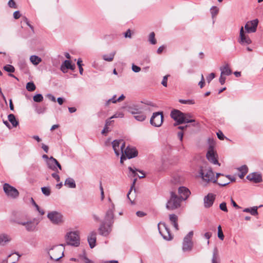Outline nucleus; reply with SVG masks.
<instances>
[{
  "instance_id": "nucleus-10",
  "label": "nucleus",
  "mask_w": 263,
  "mask_h": 263,
  "mask_svg": "<svg viewBox=\"0 0 263 263\" xmlns=\"http://www.w3.org/2000/svg\"><path fill=\"white\" fill-rule=\"evenodd\" d=\"M47 217L54 224H60L63 222L62 215L57 211L49 212Z\"/></svg>"
},
{
  "instance_id": "nucleus-38",
  "label": "nucleus",
  "mask_w": 263,
  "mask_h": 263,
  "mask_svg": "<svg viewBox=\"0 0 263 263\" xmlns=\"http://www.w3.org/2000/svg\"><path fill=\"white\" fill-rule=\"evenodd\" d=\"M192 116L190 114L184 113V123H192L195 122L194 119H192Z\"/></svg>"
},
{
  "instance_id": "nucleus-9",
  "label": "nucleus",
  "mask_w": 263,
  "mask_h": 263,
  "mask_svg": "<svg viewBox=\"0 0 263 263\" xmlns=\"http://www.w3.org/2000/svg\"><path fill=\"white\" fill-rule=\"evenodd\" d=\"M163 120V115L162 112H154L151 119L150 123L155 127H160L161 126Z\"/></svg>"
},
{
  "instance_id": "nucleus-52",
  "label": "nucleus",
  "mask_w": 263,
  "mask_h": 263,
  "mask_svg": "<svg viewBox=\"0 0 263 263\" xmlns=\"http://www.w3.org/2000/svg\"><path fill=\"white\" fill-rule=\"evenodd\" d=\"M80 257L81 258L82 260H83L84 261V262L85 263H93L92 261L90 260L89 259H88L86 256V255H85V254L82 255L80 256Z\"/></svg>"
},
{
  "instance_id": "nucleus-2",
  "label": "nucleus",
  "mask_w": 263,
  "mask_h": 263,
  "mask_svg": "<svg viewBox=\"0 0 263 263\" xmlns=\"http://www.w3.org/2000/svg\"><path fill=\"white\" fill-rule=\"evenodd\" d=\"M64 245L53 246L48 251V254L51 259L58 261L64 256Z\"/></svg>"
},
{
  "instance_id": "nucleus-45",
  "label": "nucleus",
  "mask_w": 263,
  "mask_h": 263,
  "mask_svg": "<svg viewBox=\"0 0 263 263\" xmlns=\"http://www.w3.org/2000/svg\"><path fill=\"white\" fill-rule=\"evenodd\" d=\"M137 178H135V179H134L133 182V183H132V186H131V187H130V190H129V192H128V194H127V198H128V199L131 201V202H132V203H133V201H132L131 199H130V197H129V194H130V193H131V192H132V190H133V189L135 190V183H136V181H137Z\"/></svg>"
},
{
  "instance_id": "nucleus-16",
  "label": "nucleus",
  "mask_w": 263,
  "mask_h": 263,
  "mask_svg": "<svg viewBox=\"0 0 263 263\" xmlns=\"http://www.w3.org/2000/svg\"><path fill=\"white\" fill-rule=\"evenodd\" d=\"M215 200V195L212 193H209L204 196L203 199L204 206L205 208L211 207Z\"/></svg>"
},
{
  "instance_id": "nucleus-26",
  "label": "nucleus",
  "mask_w": 263,
  "mask_h": 263,
  "mask_svg": "<svg viewBox=\"0 0 263 263\" xmlns=\"http://www.w3.org/2000/svg\"><path fill=\"white\" fill-rule=\"evenodd\" d=\"M169 219L176 230H179L178 224V216L174 214L169 215Z\"/></svg>"
},
{
  "instance_id": "nucleus-18",
  "label": "nucleus",
  "mask_w": 263,
  "mask_h": 263,
  "mask_svg": "<svg viewBox=\"0 0 263 263\" xmlns=\"http://www.w3.org/2000/svg\"><path fill=\"white\" fill-rule=\"evenodd\" d=\"M247 179L254 183H259L262 180L261 174L256 172L249 174Z\"/></svg>"
},
{
  "instance_id": "nucleus-62",
  "label": "nucleus",
  "mask_w": 263,
  "mask_h": 263,
  "mask_svg": "<svg viewBox=\"0 0 263 263\" xmlns=\"http://www.w3.org/2000/svg\"><path fill=\"white\" fill-rule=\"evenodd\" d=\"M20 16L21 14L19 11H16L13 13V17L15 19H18Z\"/></svg>"
},
{
  "instance_id": "nucleus-11",
  "label": "nucleus",
  "mask_w": 263,
  "mask_h": 263,
  "mask_svg": "<svg viewBox=\"0 0 263 263\" xmlns=\"http://www.w3.org/2000/svg\"><path fill=\"white\" fill-rule=\"evenodd\" d=\"M171 117L173 118L176 123L174 124L175 126L180 125L184 123V113L177 109H174L171 112Z\"/></svg>"
},
{
  "instance_id": "nucleus-22",
  "label": "nucleus",
  "mask_w": 263,
  "mask_h": 263,
  "mask_svg": "<svg viewBox=\"0 0 263 263\" xmlns=\"http://www.w3.org/2000/svg\"><path fill=\"white\" fill-rule=\"evenodd\" d=\"M240 43L241 44H250L251 43V40L249 38V37L246 35L244 31H243V27H241L240 30Z\"/></svg>"
},
{
  "instance_id": "nucleus-36",
  "label": "nucleus",
  "mask_w": 263,
  "mask_h": 263,
  "mask_svg": "<svg viewBox=\"0 0 263 263\" xmlns=\"http://www.w3.org/2000/svg\"><path fill=\"white\" fill-rule=\"evenodd\" d=\"M10 240L9 236L6 234H2L0 235V245H4Z\"/></svg>"
},
{
  "instance_id": "nucleus-31",
  "label": "nucleus",
  "mask_w": 263,
  "mask_h": 263,
  "mask_svg": "<svg viewBox=\"0 0 263 263\" xmlns=\"http://www.w3.org/2000/svg\"><path fill=\"white\" fill-rule=\"evenodd\" d=\"M238 170L241 172V173L238 175V176L240 178L242 179L248 173V168L246 165H244L240 167Z\"/></svg>"
},
{
  "instance_id": "nucleus-59",
  "label": "nucleus",
  "mask_w": 263,
  "mask_h": 263,
  "mask_svg": "<svg viewBox=\"0 0 263 263\" xmlns=\"http://www.w3.org/2000/svg\"><path fill=\"white\" fill-rule=\"evenodd\" d=\"M204 84H205L204 79L203 76L202 74H201V79L200 81L199 82L198 85L200 86V87L201 88H202L203 87Z\"/></svg>"
},
{
  "instance_id": "nucleus-42",
  "label": "nucleus",
  "mask_w": 263,
  "mask_h": 263,
  "mask_svg": "<svg viewBox=\"0 0 263 263\" xmlns=\"http://www.w3.org/2000/svg\"><path fill=\"white\" fill-rule=\"evenodd\" d=\"M219 11V9L216 6H212L211 8V13L212 15V17L213 18L215 17L218 14Z\"/></svg>"
},
{
  "instance_id": "nucleus-17",
  "label": "nucleus",
  "mask_w": 263,
  "mask_h": 263,
  "mask_svg": "<svg viewBox=\"0 0 263 263\" xmlns=\"http://www.w3.org/2000/svg\"><path fill=\"white\" fill-rule=\"evenodd\" d=\"M114 205H112V208L107 210L105 215L104 222L109 227H110L114 223Z\"/></svg>"
},
{
  "instance_id": "nucleus-30",
  "label": "nucleus",
  "mask_w": 263,
  "mask_h": 263,
  "mask_svg": "<svg viewBox=\"0 0 263 263\" xmlns=\"http://www.w3.org/2000/svg\"><path fill=\"white\" fill-rule=\"evenodd\" d=\"M8 119L13 127H16L18 125V121L16 119L15 117L13 114L9 115Z\"/></svg>"
},
{
  "instance_id": "nucleus-46",
  "label": "nucleus",
  "mask_w": 263,
  "mask_h": 263,
  "mask_svg": "<svg viewBox=\"0 0 263 263\" xmlns=\"http://www.w3.org/2000/svg\"><path fill=\"white\" fill-rule=\"evenodd\" d=\"M4 69L7 72H14L15 71L14 67L11 65H7L4 67Z\"/></svg>"
},
{
  "instance_id": "nucleus-41",
  "label": "nucleus",
  "mask_w": 263,
  "mask_h": 263,
  "mask_svg": "<svg viewBox=\"0 0 263 263\" xmlns=\"http://www.w3.org/2000/svg\"><path fill=\"white\" fill-rule=\"evenodd\" d=\"M155 34L154 32H151L149 35L148 41L152 45H155L157 43L156 40L155 38Z\"/></svg>"
},
{
  "instance_id": "nucleus-51",
  "label": "nucleus",
  "mask_w": 263,
  "mask_h": 263,
  "mask_svg": "<svg viewBox=\"0 0 263 263\" xmlns=\"http://www.w3.org/2000/svg\"><path fill=\"white\" fill-rule=\"evenodd\" d=\"M219 208H220V209L221 211H222L223 212H228V209H227V204L224 202H222L220 204Z\"/></svg>"
},
{
  "instance_id": "nucleus-1",
  "label": "nucleus",
  "mask_w": 263,
  "mask_h": 263,
  "mask_svg": "<svg viewBox=\"0 0 263 263\" xmlns=\"http://www.w3.org/2000/svg\"><path fill=\"white\" fill-rule=\"evenodd\" d=\"M112 146L114 152L117 156H119L120 153L122 154L120 163H123L124 160H126V157L123 155V150L125 147V142L123 140H115L112 142Z\"/></svg>"
},
{
  "instance_id": "nucleus-13",
  "label": "nucleus",
  "mask_w": 263,
  "mask_h": 263,
  "mask_svg": "<svg viewBox=\"0 0 263 263\" xmlns=\"http://www.w3.org/2000/svg\"><path fill=\"white\" fill-rule=\"evenodd\" d=\"M126 110L132 114V115H137V113H140L144 107L139 104H132L128 105L124 107Z\"/></svg>"
},
{
  "instance_id": "nucleus-29",
  "label": "nucleus",
  "mask_w": 263,
  "mask_h": 263,
  "mask_svg": "<svg viewBox=\"0 0 263 263\" xmlns=\"http://www.w3.org/2000/svg\"><path fill=\"white\" fill-rule=\"evenodd\" d=\"M64 184L69 188H75L76 187L75 181L73 178L70 177L66 179Z\"/></svg>"
},
{
  "instance_id": "nucleus-39",
  "label": "nucleus",
  "mask_w": 263,
  "mask_h": 263,
  "mask_svg": "<svg viewBox=\"0 0 263 263\" xmlns=\"http://www.w3.org/2000/svg\"><path fill=\"white\" fill-rule=\"evenodd\" d=\"M36 88L35 84L32 82H30L27 83L26 84V89L29 91H34Z\"/></svg>"
},
{
  "instance_id": "nucleus-25",
  "label": "nucleus",
  "mask_w": 263,
  "mask_h": 263,
  "mask_svg": "<svg viewBox=\"0 0 263 263\" xmlns=\"http://www.w3.org/2000/svg\"><path fill=\"white\" fill-rule=\"evenodd\" d=\"M58 163V161L53 157L51 156L48 160H47V164L48 167L54 171H57V168L55 166V163Z\"/></svg>"
},
{
  "instance_id": "nucleus-61",
  "label": "nucleus",
  "mask_w": 263,
  "mask_h": 263,
  "mask_svg": "<svg viewBox=\"0 0 263 263\" xmlns=\"http://www.w3.org/2000/svg\"><path fill=\"white\" fill-rule=\"evenodd\" d=\"M223 76H222L221 74L220 77L219 79V82L221 85H223L226 81V77H224Z\"/></svg>"
},
{
  "instance_id": "nucleus-48",
  "label": "nucleus",
  "mask_w": 263,
  "mask_h": 263,
  "mask_svg": "<svg viewBox=\"0 0 263 263\" xmlns=\"http://www.w3.org/2000/svg\"><path fill=\"white\" fill-rule=\"evenodd\" d=\"M179 102L181 104H194L195 103V102L193 100H183V99H180L179 100Z\"/></svg>"
},
{
  "instance_id": "nucleus-6",
  "label": "nucleus",
  "mask_w": 263,
  "mask_h": 263,
  "mask_svg": "<svg viewBox=\"0 0 263 263\" xmlns=\"http://www.w3.org/2000/svg\"><path fill=\"white\" fill-rule=\"evenodd\" d=\"M200 174L203 180L209 182L212 181L213 183H216L217 180L214 178V174L211 168H206L201 167Z\"/></svg>"
},
{
  "instance_id": "nucleus-32",
  "label": "nucleus",
  "mask_w": 263,
  "mask_h": 263,
  "mask_svg": "<svg viewBox=\"0 0 263 263\" xmlns=\"http://www.w3.org/2000/svg\"><path fill=\"white\" fill-rule=\"evenodd\" d=\"M257 209V206H253L251 208H246L243 210V212L250 213L251 215L255 216L258 215Z\"/></svg>"
},
{
  "instance_id": "nucleus-37",
  "label": "nucleus",
  "mask_w": 263,
  "mask_h": 263,
  "mask_svg": "<svg viewBox=\"0 0 263 263\" xmlns=\"http://www.w3.org/2000/svg\"><path fill=\"white\" fill-rule=\"evenodd\" d=\"M115 54L116 52H114L110 53L109 55L106 54L103 55L102 57L103 59L107 62H111L113 60Z\"/></svg>"
},
{
  "instance_id": "nucleus-23",
  "label": "nucleus",
  "mask_w": 263,
  "mask_h": 263,
  "mask_svg": "<svg viewBox=\"0 0 263 263\" xmlns=\"http://www.w3.org/2000/svg\"><path fill=\"white\" fill-rule=\"evenodd\" d=\"M97 233L92 231L87 238V240L90 248H93L96 246Z\"/></svg>"
},
{
  "instance_id": "nucleus-50",
  "label": "nucleus",
  "mask_w": 263,
  "mask_h": 263,
  "mask_svg": "<svg viewBox=\"0 0 263 263\" xmlns=\"http://www.w3.org/2000/svg\"><path fill=\"white\" fill-rule=\"evenodd\" d=\"M18 65L21 69L26 70L27 68V64L24 61H20L18 63Z\"/></svg>"
},
{
  "instance_id": "nucleus-20",
  "label": "nucleus",
  "mask_w": 263,
  "mask_h": 263,
  "mask_svg": "<svg viewBox=\"0 0 263 263\" xmlns=\"http://www.w3.org/2000/svg\"><path fill=\"white\" fill-rule=\"evenodd\" d=\"M75 65H72L70 61L65 60L61 65L60 69L63 72L66 73L67 72V69L73 70L75 69Z\"/></svg>"
},
{
  "instance_id": "nucleus-24",
  "label": "nucleus",
  "mask_w": 263,
  "mask_h": 263,
  "mask_svg": "<svg viewBox=\"0 0 263 263\" xmlns=\"http://www.w3.org/2000/svg\"><path fill=\"white\" fill-rule=\"evenodd\" d=\"M17 223L22 226H25L28 231H33L36 228L37 222L34 224L31 221H27L26 222H17Z\"/></svg>"
},
{
  "instance_id": "nucleus-33",
  "label": "nucleus",
  "mask_w": 263,
  "mask_h": 263,
  "mask_svg": "<svg viewBox=\"0 0 263 263\" xmlns=\"http://www.w3.org/2000/svg\"><path fill=\"white\" fill-rule=\"evenodd\" d=\"M134 117L136 120L140 122L144 121L146 118V115L143 113L142 110L140 111V113H137V115H134Z\"/></svg>"
},
{
  "instance_id": "nucleus-12",
  "label": "nucleus",
  "mask_w": 263,
  "mask_h": 263,
  "mask_svg": "<svg viewBox=\"0 0 263 263\" xmlns=\"http://www.w3.org/2000/svg\"><path fill=\"white\" fill-rule=\"evenodd\" d=\"M258 24V20L257 19H254L247 22L245 26L247 32L250 33L256 32Z\"/></svg>"
},
{
  "instance_id": "nucleus-47",
  "label": "nucleus",
  "mask_w": 263,
  "mask_h": 263,
  "mask_svg": "<svg viewBox=\"0 0 263 263\" xmlns=\"http://www.w3.org/2000/svg\"><path fill=\"white\" fill-rule=\"evenodd\" d=\"M224 235L221 229V226L219 225L218 227V237L221 240H223L224 239Z\"/></svg>"
},
{
  "instance_id": "nucleus-14",
  "label": "nucleus",
  "mask_w": 263,
  "mask_h": 263,
  "mask_svg": "<svg viewBox=\"0 0 263 263\" xmlns=\"http://www.w3.org/2000/svg\"><path fill=\"white\" fill-rule=\"evenodd\" d=\"M124 153L126 158L131 159L135 158L137 156L138 152L135 147L128 146L123 150V153Z\"/></svg>"
},
{
  "instance_id": "nucleus-27",
  "label": "nucleus",
  "mask_w": 263,
  "mask_h": 263,
  "mask_svg": "<svg viewBox=\"0 0 263 263\" xmlns=\"http://www.w3.org/2000/svg\"><path fill=\"white\" fill-rule=\"evenodd\" d=\"M220 70L222 76H229L232 73V71L229 68L228 64L222 67H221L220 68Z\"/></svg>"
},
{
  "instance_id": "nucleus-34",
  "label": "nucleus",
  "mask_w": 263,
  "mask_h": 263,
  "mask_svg": "<svg viewBox=\"0 0 263 263\" xmlns=\"http://www.w3.org/2000/svg\"><path fill=\"white\" fill-rule=\"evenodd\" d=\"M30 62L34 65H38L41 61V58L37 55H33L30 57Z\"/></svg>"
},
{
  "instance_id": "nucleus-49",
  "label": "nucleus",
  "mask_w": 263,
  "mask_h": 263,
  "mask_svg": "<svg viewBox=\"0 0 263 263\" xmlns=\"http://www.w3.org/2000/svg\"><path fill=\"white\" fill-rule=\"evenodd\" d=\"M124 114L122 112H116L110 119L117 118H123Z\"/></svg>"
},
{
  "instance_id": "nucleus-35",
  "label": "nucleus",
  "mask_w": 263,
  "mask_h": 263,
  "mask_svg": "<svg viewBox=\"0 0 263 263\" xmlns=\"http://www.w3.org/2000/svg\"><path fill=\"white\" fill-rule=\"evenodd\" d=\"M128 169L129 171L133 173V175L134 177L136 176L137 174L136 173V172L138 171L140 173H142V176H139V178H143L145 177V174L144 172L143 171L139 170L138 169L135 168V170L133 169L132 167L129 166L128 167Z\"/></svg>"
},
{
  "instance_id": "nucleus-63",
  "label": "nucleus",
  "mask_w": 263,
  "mask_h": 263,
  "mask_svg": "<svg viewBox=\"0 0 263 263\" xmlns=\"http://www.w3.org/2000/svg\"><path fill=\"white\" fill-rule=\"evenodd\" d=\"M124 37H126V38H127V37L130 38L131 37V32H130V30L129 29H128L124 33Z\"/></svg>"
},
{
  "instance_id": "nucleus-44",
  "label": "nucleus",
  "mask_w": 263,
  "mask_h": 263,
  "mask_svg": "<svg viewBox=\"0 0 263 263\" xmlns=\"http://www.w3.org/2000/svg\"><path fill=\"white\" fill-rule=\"evenodd\" d=\"M33 99L35 102H41L43 100V97L41 94H37L34 96Z\"/></svg>"
},
{
  "instance_id": "nucleus-28",
  "label": "nucleus",
  "mask_w": 263,
  "mask_h": 263,
  "mask_svg": "<svg viewBox=\"0 0 263 263\" xmlns=\"http://www.w3.org/2000/svg\"><path fill=\"white\" fill-rule=\"evenodd\" d=\"M212 263H220L218 251L216 248H215L213 250Z\"/></svg>"
},
{
  "instance_id": "nucleus-4",
  "label": "nucleus",
  "mask_w": 263,
  "mask_h": 263,
  "mask_svg": "<svg viewBox=\"0 0 263 263\" xmlns=\"http://www.w3.org/2000/svg\"><path fill=\"white\" fill-rule=\"evenodd\" d=\"M65 240L67 245L78 247L80 245V238L77 232H68L65 236Z\"/></svg>"
},
{
  "instance_id": "nucleus-57",
  "label": "nucleus",
  "mask_w": 263,
  "mask_h": 263,
  "mask_svg": "<svg viewBox=\"0 0 263 263\" xmlns=\"http://www.w3.org/2000/svg\"><path fill=\"white\" fill-rule=\"evenodd\" d=\"M217 137L220 139V140H224V139L226 138L225 136H224V135L223 134L222 132L220 130H219L217 133Z\"/></svg>"
},
{
  "instance_id": "nucleus-58",
  "label": "nucleus",
  "mask_w": 263,
  "mask_h": 263,
  "mask_svg": "<svg viewBox=\"0 0 263 263\" xmlns=\"http://www.w3.org/2000/svg\"><path fill=\"white\" fill-rule=\"evenodd\" d=\"M142 103H144L148 106H152V107H156V105L153 102L149 101H146L145 102H141Z\"/></svg>"
},
{
  "instance_id": "nucleus-54",
  "label": "nucleus",
  "mask_w": 263,
  "mask_h": 263,
  "mask_svg": "<svg viewBox=\"0 0 263 263\" xmlns=\"http://www.w3.org/2000/svg\"><path fill=\"white\" fill-rule=\"evenodd\" d=\"M169 76H170V75L165 76L163 77V79H162V81L161 82V84L164 87H166L167 86V78H168V77Z\"/></svg>"
},
{
  "instance_id": "nucleus-53",
  "label": "nucleus",
  "mask_w": 263,
  "mask_h": 263,
  "mask_svg": "<svg viewBox=\"0 0 263 263\" xmlns=\"http://www.w3.org/2000/svg\"><path fill=\"white\" fill-rule=\"evenodd\" d=\"M215 77V74L213 72L211 73L207 77L206 80L208 83H210L211 81Z\"/></svg>"
},
{
  "instance_id": "nucleus-21",
  "label": "nucleus",
  "mask_w": 263,
  "mask_h": 263,
  "mask_svg": "<svg viewBox=\"0 0 263 263\" xmlns=\"http://www.w3.org/2000/svg\"><path fill=\"white\" fill-rule=\"evenodd\" d=\"M106 224L105 222H102L98 229L99 234L104 236H107L111 231L110 227L108 226V228H106Z\"/></svg>"
},
{
  "instance_id": "nucleus-60",
  "label": "nucleus",
  "mask_w": 263,
  "mask_h": 263,
  "mask_svg": "<svg viewBox=\"0 0 263 263\" xmlns=\"http://www.w3.org/2000/svg\"><path fill=\"white\" fill-rule=\"evenodd\" d=\"M51 176L54 178L57 182H59L60 178L59 175L57 173H53L51 174Z\"/></svg>"
},
{
  "instance_id": "nucleus-40",
  "label": "nucleus",
  "mask_w": 263,
  "mask_h": 263,
  "mask_svg": "<svg viewBox=\"0 0 263 263\" xmlns=\"http://www.w3.org/2000/svg\"><path fill=\"white\" fill-rule=\"evenodd\" d=\"M31 202L32 204L35 207L36 210L41 214V215H43L45 213L43 210H41L39 206L35 203L33 198H31Z\"/></svg>"
},
{
  "instance_id": "nucleus-19",
  "label": "nucleus",
  "mask_w": 263,
  "mask_h": 263,
  "mask_svg": "<svg viewBox=\"0 0 263 263\" xmlns=\"http://www.w3.org/2000/svg\"><path fill=\"white\" fill-rule=\"evenodd\" d=\"M178 193L180 195L179 197L181 198V199L182 200H185L191 194V192L186 187L180 186L178 189Z\"/></svg>"
},
{
  "instance_id": "nucleus-64",
  "label": "nucleus",
  "mask_w": 263,
  "mask_h": 263,
  "mask_svg": "<svg viewBox=\"0 0 263 263\" xmlns=\"http://www.w3.org/2000/svg\"><path fill=\"white\" fill-rule=\"evenodd\" d=\"M42 148L43 149V150L44 151V152L46 153H47L48 152V146L44 144H42Z\"/></svg>"
},
{
  "instance_id": "nucleus-56",
  "label": "nucleus",
  "mask_w": 263,
  "mask_h": 263,
  "mask_svg": "<svg viewBox=\"0 0 263 263\" xmlns=\"http://www.w3.org/2000/svg\"><path fill=\"white\" fill-rule=\"evenodd\" d=\"M8 4L9 6L11 8H17L16 5L13 0H10L8 2Z\"/></svg>"
},
{
  "instance_id": "nucleus-3",
  "label": "nucleus",
  "mask_w": 263,
  "mask_h": 263,
  "mask_svg": "<svg viewBox=\"0 0 263 263\" xmlns=\"http://www.w3.org/2000/svg\"><path fill=\"white\" fill-rule=\"evenodd\" d=\"M182 200L174 192L171 193V197L167 201L166 208L168 210H174L180 206Z\"/></svg>"
},
{
  "instance_id": "nucleus-43",
  "label": "nucleus",
  "mask_w": 263,
  "mask_h": 263,
  "mask_svg": "<svg viewBox=\"0 0 263 263\" xmlns=\"http://www.w3.org/2000/svg\"><path fill=\"white\" fill-rule=\"evenodd\" d=\"M42 192L43 194L46 196H49L50 195L51 191L49 187H42L41 188Z\"/></svg>"
},
{
  "instance_id": "nucleus-55",
  "label": "nucleus",
  "mask_w": 263,
  "mask_h": 263,
  "mask_svg": "<svg viewBox=\"0 0 263 263\" xmlns=\"http://www.w3.org/2000/svg\"><path fill=\"white\" fill-rule=\"evenodd\" d=\"M132 69L135 72H138L141 70V68L140 67L134 64L132 65Z\"/></svg>"
},
{
  "instance_id": "nucleus-7",
  "label": "nucleus",
  "mask_w": 263,
  "mask_h": 263,
  "mask_svg": "<svg viewBox=\"0 0 263 263\" xmlns=\"http://www.w3.org/2000/svg\"><path fill=\"white\" fill-rule=\"evenodd\" d=\"M159 233L163 238L166 240H171L173 237L171 234L170 230L164 222H159L158 224Z\"/></svg>"
},
{
  "instance_id": "nucleus-5",
  "label": "nucleus",
  "mask_w": 263,
  "mask_h": 263,
  "mask_svg": "<svg viewBox=\"0 0 263 263\" xmlns=\"http://www.w3.org/2000/svg\"><path fill=\"white\" fill-rule=\"evenodd\" d=\"M194 232L191 231L184 237L182 242V251L183 252H190L193 247L192 241Z\"/></svg>"
},
{
  "instance_id": "nucleus-8",
  "label": "nucleus",
  "mask_w": 263,
  "mask_h": 263,
  "mask_svg": "<svg viewBox=\"0 0 263 263\" xmlns=\"http://www.w3.org/2000/svg\"><path fill=\"white\" fill-rule=\"evenodd\" d=\"M3 190L7 196L11 198L15 199L19 196L18 190L7 183L4 184Z\"/></svg>"
},
{
  "instance_id": "nucleus-15",
  "label": "nucleus",
  "mask_w": 263,
  "mask_h": 263,
  "mask_svg": "<svg viewBox=\"0 0 263 263\" xmlns=\"http://www.w3.org/2000/svg\"><path fill=\"white\" fill-rule=\"evenodd\" d=\"M206 158L208 160L212 163L220 165L217 158L215 157L214 147L211 145L209 146V149L206 154Z\"/></svg>"
}]
</instances>
